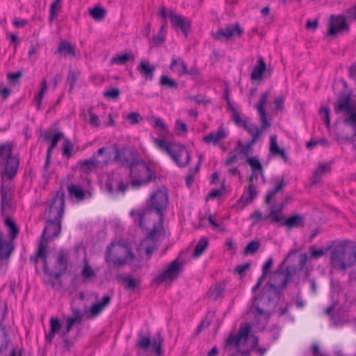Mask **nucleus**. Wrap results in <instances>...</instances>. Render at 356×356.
Listing matches in <instances>:
<instances>
[{"label": "nucleus", "instance_id": "1", "mask_svg": "<svg viewBox=\"0 0 356 356\" xmlns=\"http://www.w3.org/2000/svg\"><path fill=\"white\" fill-rule=\"evenodd\" d=\"M251 326L249 323L241 325L237 334H230L225 340L224 350L229 356H248L249 353L255 349L259 339L250 336Z\"/></svg>", "mask_w": 356, "mask_h": 356}, {"label": "nucleus", "instance_id": "2", "mask_svg": "<svg viewBox=\"0 0 356 356\" xmlns=\"http://www.w3.org/2000/svg\"><path fill=\"white\" fill-rule=\"evenodd\" d=\"M168 205V195L165 188H160L153 192L149 200L147 208L143 211H131L130 214L134 218V222L141 228L145 229L148 225L147 221L152 219V210L159 216L160 225L163 220V211Z\"/></svg>", "mask_w": 356, "mask_h": 356}, {"label": "nucleus", "instance_id": "3", "mask_svg": "<svg viewBox=\"0 0 356 356\" xmlns=\"http://www.w3.org/2000/svg\"><path fill=\"white\" fill-rule=\"evenodd\" d=\"M65 194L58 191L49 209V217L40 241H47L59 236L64 213Z\"/></svg>", "mask_w": 356, "mask_h": 356}, {"label": "nucleus", "instance_id": "4", "mask_svg": "<svg viewBox=\"0 0 356 356\" xmlns=\"http://www.w3.org/2000/svg\"><path fill=\"white\" fill-rule=\"evenodd\" d=\"M330 262L336 270H345L356 263V249L344 241L334 246L331 252Z\"/></svg>", "mask_w": 356, "mask_h": 356}, {"label": "nucleus", "instance_id": "5", "mask_svg": "<svg viewBox=\"0 0 356 356\" xmlns=\"http://www.w3.org/2000/svg\"><path fill=\"white\" fill-rule=\"evenodd\" d=\"M274 298H277V296H274L273 293L264 288L262 295L255 298L253 307L254 308L255 323L258 324L259 329H264L268 321L273 306V299Z\"/></svg>", "mask_w": 356, "mask_h": 356}, {"label": "nucleus", "instance_id": "6", "mask_svg": "<svg viewBox=\"0 0 356 356\" xmlns=\"http://www.w3.org/2000/svg\"><path fill=\"white\" fill-rule=\"evenodd\" d=\"M153 142L158 149L168 154L179 167L184 168L189 163L191 156L184 145L158 138H154Z\"/></svg>", "mask_w": 356, "mask_h": 356}, {"label": "nucleus", "instance_id": "7", "mask_svg": "<svg viewBox=\"0 0 356 356\" xmlns=\"http://www.w3.org/2000/svg\"><path fill=\"white\" fill-rule=\"evenodd\" d=\"M153 175L150 168L141 157L129 168L131 186L134 188L149 183L153 179Z\"/></svg>", "mask_w": 356, "mask_h": 356}, {"label": "nucleus", "instance_id": "8", "mask_svg": "<svg viewBox=\"0 0 356 356\" xmlns=\"http://www.w3.org/2000/svg\"><path fill=\"white\" fill-rule=\"evenodd\" d=\"M127 257L130 259L134 258L128 246L120 244H111L107 247L105 260L111 267H120L126 264Z\"/></svg>", "mask_w": 356, "mask_h": 356}, {"label": "nucleus", "instance_id": "9", "mask_svg": "<svg viewBox=\"0 0 356 356\" xmlns=\"http://www.w3.org/2000/svg\"><path fill=\"white\" fill-rule=\"evenodd\" d=\"M335 113H343L345 118L343 123L350 126L356 136V106L351 103V97L348 95H342L339 97L334 105Z\"/></svg>", "mask_w": 356, "mask_h": 356}, {"label": "nucleus", "instance_id": "10", "mask_svg": "<svg viewBox=\"0 0 356 356\" xmlns=\"http://www.w3.org/2000/svg\"><path fill=\"white\" fill-rule=\"evenodd\" d=\"M12 145L8 143L0 145V165L6 161L3 175L10 179H13L17 174L19 163V158L12 156Z\"/></svg>", "mask_w": 356, "mask_h": 356}, {"label": "nucleus", "instance_id": "11", "mask_svg": "<svg viewBox=\"0 0 356 356\" xmlns=\"http://www.w3.org/2000/svg\"><path fill=\"white\" fill-rule=\"evenodd\" d=\"M115 155L113 160L122 166H127L129 169L140 158L138 152L131 147L126 145H112Z\"/></svg>", "mask_w": 356, "mask_h": 356}, {"label": "nucleus", "instance_id": "12", "mask_svg": "<svg viewBox=\"0 0 356 356\" xmlns=\"http://www.w3.org/2000/svg\"><path fill=\"white\" fill-rule=\"evenodd\" d=\"M289 283L284 271L280 267L270 277L269 281L264 287L266 290L273 293L274 296L279 298Z\"/></svg>", "mask_w": 356, "mask_h": 356}, {"label": "nucleus", "instance_id": "13", "mask_svg": "<svg viewBox=\"0 0 356 356\" xmlns=\"http://www.w3.org/2000/svg\"><path fill=\"white\" fill-rule=\"evenodd\" d=\"M5 225L8 229V235L9 238H6L4 236V234L1 231L2 234V241H5L11 244V250L8 252H6L5 254L1 253L0 254V269L3 267V266L5 264V261L8 260L9 257H10L12 252H13L15 249V245H14V240L17 236L19 234V228L16 225L15 222L9 217H6L4 220Z\"/></svg>", "mask_w": 356, "mask_h": 356}, {"label": "nucleus", "instance_id": "14", "mask_svg": "<svg viewBox=\"0 0 356 356\" xmlns=\"http://www.w3.org/2000/svg\"><path fill=\"white\" fill-rule=\"evenodd\" d=\"M349 25L346 22V17L344 15H331L330 17V27L327 35L330 36H335L343 31H349Z\"/></svg>", "mask_w": 356, "mask_h": 356}, {"label": "nucleus", "instance_id": "15", "mask_svg": "<svg viewBox=\"0 0 356 356\" xmlns=\"http://www.w3.org/2000/svg\"><path fill=\"white\" fill-rule=\"evenodd\" d=\"M183 268V264L177 259L174 260L170 266L161 274L158 275L154 281L161 284L165 281H172L176 279Z\"/></svg>", "mask_w": 356, "mask_h": 356}, {"label": "nucleus", "instance_id": "16", "mask_svg": "<svg viewBox=\"0 0 356 356\" xmlns=\"http://www.w3.org/2000/svg\"><path fill=\"white\" fill-rule=\"evenodd\" d=\"M162 225L158 227L154 226L153 229L149 232L147 238L144 239L140 245L141 248H144L146 254L150 257L151 254L156 250L157 246L156 241L158 238V235L162 231Z\"/></svg>", "mask_w": 356, "mask_h": 356}, {"label": "nucleus", "instance_id": "17", "mask_svg": "<svg viewBox=\"0 0 356 356\" xmlns=\"http://www.w3.org/2000/svg\"><path fill=\"white\" fill-rule=\"evenodd\" d=\"M243 29L240 27L239 23L227 25L225 29H220L216 33H212L216 40H222V38L228 40L233 36L240 37L243 34Z\"/></svg>", "mask_w": 356, "mask_h": 356}, {"label": "nucleus", "instance_id": "18", "mask_svg": "<svg viewBox=\"0 0 356 356\" xmlns=\"http://www.w3.org/2000/svg\"><path fill=\"white\" fill-rule=\"evenodd\" d=\"M163 342V339L160 334H157L152 341L149 338L146 337H142L138 341L137 345L142 349L146 350L151 346L152 350L155 353L156 356H161L163 354L161 346Z\"/></svg>", "mask_w": 356, "mask_h": 356}, {"label": "nucleus", "instance_id": "19", "mask_svg": "<svg viewBox=\"0 0 356 356\" xmlns=\"http://www.w3.org/2000/svg\"><path fill=\"white\" fill-rule=\"evenodd\" d=\"M270 96V92L266 91L263 92L259 98L258 103L257 104V110L259 113L261 129L266 130L270 127V123L268 122L267 118V114L266 112V106L268 102V97Z\"/></svg>", "mask_w": 356, "mask_h": 356}, {"label": "nucleus", "instance_id": "20", "mask_svg": "<svg viewBox=\"0 0 356 356\" xmlns=\"http://www.w3.org/2000/svg\"><path fill=\"white\" fill-rule=\"evenodd\" d=\"M169 18L173 28L179 29L185 36L188 35L191 24L187 18L177 15L172 10H170Z\"/></svg>", "mask_w": 356, "mask_h": 356}, {"label": "nucleus", "instance_id": "21", "mask_svg": "<svg viewBox=\"0 0 356 356\" xmlns=\"http://www.w3.org/2000/svg\"><path fill=\"white\" fill-rule=\"evenodd\" d=\"M307 254L302 253L300 254L298 266L291 265L286 268L284 273L287 277L289 282L298 278L300 273L302 272L307 263Z\"/></svg>", "mask_w": 356, "mask_h": 356}, {"label": "nucleus", "instance_id": "22", "mask_svg": "<svg viewBox=\"0 0 356 356\" xmlns=\"http://www.w3.org/2000/svg\"><path fill=\"white\" fill-rule=\"evenodd\" d=\"M1 210L3 215H7L14 209L13 194L9 191H4L3 186L1 189Z\"/></svg>", "mask_w": 356, "mask_h": 356}, {"label": "nucleus", "instance_id": "23", "mask_svg": "<svg viewBox=\"0 0 356 356\" xmlns=\"http://www.w3.org/2000/svg\"><path fill=\"white\" fill-rule=\"evenodd\" d=\"M67 265L68 254L63 250L59 251L57 254V260L55 265L56 272L54 276L56 279H58L66 272L67 269Z\"/></svg>", "mask_w": 356, "mask_h": 356}, {"label": "nucleus", "instance_id": "24", "mask_svg": "<svg viewBox=\"0 0 356 356\" xmlns=\"http://www.w3.org/2000/svg\"><path fill=\"white\" fill-rule=\"evenodd\" d=\"M227 136V133L221 126L216 132H211L203 138V140L207 144H212L214 146L218 145L222 140Z\"/></svg>", "mask_w": 356, "mask_h": 356}, {"label": "nucleus", "instance_id": "25", "mask_svg": "<svg viewBox=\"0 0 356 356\" xmlns=\"http://www.w3.org/2000/svg\"><path fill=\"white\" fill-rule=\"evenodd\" d=\"M265 72H268L270 74L272 72V70L270 68L267 69L264 59L262 57H259L258 59V64L252 69L250 78L253 81L261 80L262 76Z\"/></svg>", "mask_w": 356, "mask_h": 356}, {"label": "nucleus", "instance_id": "26", "mask_svg": "<svg viewBox=\"0 0 356 356\" xmlns=\"http://www.w3.org/2000/svg\"><path fill=\"white\" fill-rule=\"evenodd\" d=\"M47 241H40L38 244V250L35 255L31 256L30 261L36 264L38 259L43 261L44 270L46 271L48 268L47 261Z\"/></svg>", "mask_w": 356, "mask_h": 356}, {"label": "nucleus", "instance_id": "27", "mask_svg": "<svg viewBox=\"0 0 356 356\" xmlns=\"http://www.w3.org/2000/svg\"><path fill=\"white\" fill-rule=\"evenodd\" d=\"M170 69L179 76H183L188 72L186 63L179 57L172 59Z\"/></svg>", "mask_w": 356, "mask_h": 356}, {"label": "nucleus", "instance_id": "28", "mask_svg": "<svg viewBox=\"0 0 356 356\" xmlns=\"http://www.w3.org/2000/svg\"><path fill=\"white\" fill-rule=\"evenodd\" d=\"M116 279L118 282L124 284V287L127 290L134 291L140 284V280L139 278L134 279L131 275L119 274L116 276Z\"/></svg>", "mask_w": 356, "mask_h": 356}, {"label": "nucleus", "instance_id": "29", "mask_svg": "<svg viewBox=\"0 0 356 356\" xmlns=\"http://www.w3.org/2000/svg\"><path fill=\"white\" fill-rule=\"evenodd\" d=\"M152 120L154 122L152 126L158 130V135L160 137L159 139L165 140L168 138L170 136V131L165 122L157 117H152Z\"/></svg>", "mask_w": 356, "mask_h": 356}, {"label": "nucleus", "instance_id": "30", "mask_svg": "<svg viewBox=\"0 0 356 356\" xmlns=\"http://www.w3.org/2000/svg\"><path fill=\"white\" fill-rule=\"evenodd\" d=\"M269 151L274 156H280L284 162L287 163L289 161V157L285 150L279 147L277 136L275 135H273L270 137Z\"/></svg>", "mask_w": 356, "mask_h": 356}, {"label": "nucleus", "instance_id": "31", "mask_svg": "<svg viewBox=\"0 0 356 356\" xmlns=\"http://www.w3.org/2000/svg\"><path fill=\"white\" fill-rule=\"evenodd\" d=\"M79 164L81 170L84 172L88 173L99 168L101 164V161L96 159L95 156H92L89 159L80 161Z\"/></svg>", "mask_w": 356, "mask_h": 356}, {"label": "nucleus", "instance_id": "32", "mask_svg": "<svg viewBox=\"0 0 356 356\" xmlns=\"http://www.w3.org/2000/svg\"><path fill=\"white\" fill-rule=\"evenodd\" d=\"M111 301V296L109 295H105L103 297V300L101 302L95 303L91 306L90 314L92 317L99 315L103 309L108 306Z\"/></svg>", "mask_w": 356, "mask_h": 356}, {"label": "nucleus", "instance_id": "33", "mask_svg": "<svg viewBox=\"0 0 356 356\" xmlns=\"http://www.w3.org/2000/svg\"><path fill=\"white\" fill-rule=\"evenodd\" d=\"M137 70L147 79L151 80L153 78V73L155 71V67L150 65L148 61L142 60L140 65L137 67Z\"/></svg>", "mask_w": 356, "mask_h": 356}, {"label": "nucleus", "instance_id": "34", "mask_svg": "<svg viewBox=\"0 0 356 356\" xmlns=\"http://www.w3.org/2000/svg\"><path fill=\"white\" fill-rule=\"evenodd\" d=\"M64 137V135L61 132L54 133V134H50L48 133H45L44 135V139L47 141H51L50 147L47 150L48 156L51 154L53 149L56 147L58 142Z\"/></svg>", "mask_w": 356, "mask_h": 356}, {"label": "nucleus", "instance_id": "35", "mask_svg": "<svg viewBox=\"0 0 356 356\" xmlns=\"http://www.w3.org/2000/svg\"><path fill=\"white\" fill-rule=\"evenodd\" d=\"M257 194L256 186L254 184H250L248 188L243 193L239 201L247 204L253 201L256 197Z\"/></svg>", "mask_w": 356, "mask_h": 356}, {"label": "nucleus", "instance_id": "36", "mask_svg": "<svg viewBox=\"0 0 356 356\" xmlns=\"http://www.w3.org/2000/svg\"><path fill=\"white\" fill-rule=\"evenodd\" d=\"M282 225H285L289 228L298 227L304 225V218L300 214H296L293 216L282 223Z\"/></svg>", "mask_w": 356, "mask_h": 356}, {"label": "nucleus", "instance_id": "37", "mask_svg": "<svg viewBox=\"0 0 356 356\" xmlns=\"http://www.w3.org/2000/svg\"><path fill=\"white\" fill-rule=\"evenodd\" d=\"M58 52L63 54L64 56L70 55L72 57L75 56V46L70 42L63 40L60 42Z\"/></svg>", "mask_w": 356, "mask_h": 356}, {"label": "nucleus", "instance_id": "38", "mask_svg": "<svg viewBox=\"0 0 356 356\" xmlns=\"http://www.w3.org/2000/svg\"><path fill=\"white\" fill-rule=\"evenodd\" d=\"M284 206V204H282L278 209H272L268 215L264 217V220H270L271 222H280L282 224L284 219L280 216V213Z\"/></svg>", "mask_w": 356, "mask_h": 356}, {"label": "nucleus", "instance_id": "39", "mask_svg": "<svg viewBox=\"0 0 356 356\" xmlns=\"http://www.w3.org/2000/svg\"><path fill=\"white\" fill-rule=\"evenodd\" d=\"M67 191L70 196L74 197L79 200H83L85 198V192L79 185H69L67 186Z\"/></svg>", "mask_w": 356, "mask_h": 356}, {"label": "nucleus", "instance_id": "40", "mask_svg": "<svg viewBox=\"0 0 356 356\" xmlns=\"http://www.w3.org/2000/svg\"><path fill=\"white\" fill-rule=\"evenodd\" d=\"M128 61H134V56L129 53H126L123 54H117L114 56L111 60V64H120L124 65Z\"/></svg>", "mask_w": 356, "mask_h": 356}, {"label": "nucleus", "instance_id": "41", "mask_svg": "<svg viewBox=\"0 0 356 356\" xmlns=\"http://www.w3.org/2000/svg\"><path fill=\"white\" fill-rule=\"evenodd\" d=\"M167 27L168 23L163 22L158 34L152 38V40L155 44L159 45L165 42L167 34Z\"/></svg>", "mask_w": 356, "mask_h": 356}, {"label": "nucleus", "instance_id": "42", "mask_svg": "<svg viewBox=\"0 0 356 356\" xmlns=\"http://www.w3.org/2000/svg\"><path fill=\"white\" fill-rule=\"evenodd\" d=\"M330 166L325 163H321L318 168L315 170L313 175V179L312 183L316 184L319 181L321 175H324L327 172L330 171Z\"/></svg>", "mask_w": 356, "mask_h": 356}, {"label": "nucleus", "instance_id": "43", "mask_svg": "<svg viewBox=\"0 0 356 356\" xmlns=\"http://www.w3.org/2000/svg\"><path fill=\"white\" fill-rule=\"evenodd\" d=\"M284 186L285 183L284 181V179L282 178V180L275 186L274 188L272 191L268 192L266 196L265 202L267 204H270L272 199L275 196L276 193L280 190H282Z\"/></svg>", "mask_w": 356, "mask_h": 356}, {"label": "nucleus", "instance_id": "44", "mask_svg": "<svg viewBox=\"0 0 356 356\" xmlns=\"http://www.w3.org/2000/svg\"><path fill=\"white\" fill-rule=\"evenodd\" d=\"M209 245V241L207 238L203 237L202 238L199 242L197 243V245L195 248L194 252H193V257H199L200 255L202 254V253L204 252V250L207 249Z\"/></svg>", "mask_w": 356, "mask_h": 356}, {"label": "nucleus", "instance_id": "45", "mask_svg": "<svg viewBox=\"0 0 356 356\" xmlns=\"http://www.w3.org/2000/svg\"><path fill=\"white\" fill-rule=\"evenodd\" d=\"M85 265L81 270V275L84 281H88L92 278L96 277V273L92 268L89 266L86 259L84 260Z\"/></svg>", "mask_w": 356, "mask_h": 356}, {"label": "nucleus", "instance_id": "46", "mask_svg": "<svg viewBox=\"0 0 356 356\" xmlns=\"http://www.w3.org/2000/svg\"><path fill=\"white\" fill-rule=\"evenodd\" d=\"M106 10L100 6H95L89 10V14L95 21L102 20L106 15Z\"/></svg>", "mask_w": 356, "mask_h": 356}, {"label": "nucleus", "instance_id": "47", "mask_svg": "<svg viewBox=\"0 0 356 356\" xmlns=\"http://www.w3.org/2000/svg\"><path fill=\"white\" fill-rule=\"evenodd\" d=\"M247 162L250 165L252 171H258L261 175H263V167L257 157H249L247 159Z\"/></svg>", "mask_w": 356, "mask_h": 356}, {"label": "nucleus", "instance_id": "48", "mask_svg": "<svg viewBox=\"0 0 356 356\" xmlns=\"http://www.w3.org/2000/svg\"><path fill=\"white\" fill-rule=\"evenodd\" d=\"M243 127L252 136V137H260L262 134V131H264L262 129L260 130L257 125L248 124V122L244 124Z\"/></svg>", "mask_w": 356, "mask_h": 356}, {"label": "nucleus", "instance_id": "49", "mask_svg": "<svg viewBox=\"0 0 356 356\" xmlns=\"http://www.w3.org/2000/svg\"><path fill=\"white\" fill-rule=\"evenodd\" d=\"M41 86H42V88H41L40 92L38 95H36L34 97V100L35 102H37V109L38 110H40L41 108L42 102V99L44 97V92L47 90V81L45 79H44L42 81Z\"/></svg>", "mask_w": 356, "mask_h": 356}, {"label": "nucleus", "instance_id": "50", "mask_svg": "<svg viewBox=\"0 0 356 356\" xmlns=\"http://www.w3.org/2000/svg\"><path fill=\"white\" fill-rule=\"evenodd\" d=\"M261 245L260 241L258 240H254L250 241L244 249V254H254L259 249Z\"/></svg>", "mask_w": 356, "mask_h": 356}, {"label": "nucleus", "instance_id": "51", "mask_svg": "<svg viewBox=\"0 0 356 356\" xmlns=\"http://www.w3.org/2000/svg\"><path fill=\"white\" fill-rule=\"evenodd\" d=\"M160 85L161 86L176 89L178 88L177 83L166 75H162L160 79Z\"/></svg>", "mask_w": 356, "mask_h": 356}, {"label": "nucleus", "instance_id": "52", "mask_svg": "<svg viewBox=\"0 0 356 356\" xmlns=\"http://www.w3.org/2000/svg\"><path fill=\"white\" fill-rule=\"evenodd\" d=\"M229 109L232 112V119L234 121L235 124L239 127H243L244 124L247 122L241 118L240 113L234 106H230Z\"/></svg>", "mask_w": 356, "mask_h": 356}, {"label": "nucleus", "instance_id": "53", "mask_svg": "<svg viewBox=\"0 0 356 356\" xmlns=\"http://www.w3.org/2000/svg\"><path fill=\"white\" fill-rule=\"evenodd\" d=\"M80 75V72L79 71H73L70 70L68 73L67 77V82L70 84V92H71L76 83L79 76Z\"/></svg>", "mask_w": 356, "mask_h": 356}, {"label": "nucleus", "instance_id": "54", "mask_svg": "<svg viewBox=\"0 0 356 356\" xmlns=\"http://www.w3.org/2000/svg\"><path fill=\"white\" fill-rule=\"evenodd\" d=\"M63 154L65 156L70 157L73 148V145L68 138H65L63 145Z\"/></svg>", "mask_w": 356, "mask_h": 356}, {"label": "nucleus", "instance_id": "55", "mask_svg": "<svg viewBox=\"0 0 356 356\" xmlns=\"http://www.w3.org/2000/svg\"><path fill=\"white\" fill-rule=\"evenodd\" d=\"M61 8V3L59 2L54 1L50 7V18L49 20L52 21L54 18L57 15Z\"/></svg>", "mask_w": 356, "mask_h": 356}, {"label": "nucleus", "instance_id": "56", "mask_svg": "<svg viewBox=\"0 0 356 356\" xmlns=\"http://www.w3.org/2000/svg\"><path fill=\"white\" fill-rule=\"evenodd\" d=\"M120 90L118 88H112L104 92V96L112 99H117L120 96Z\"/></svg>", "mask_w": 356, "mask_h": 356}, {"label": "nucleus", "instance_id": "57", "mask_svg": "<svg viewBox=\"0 0 356 356\" xmlns=\"http://www.w3.org/2000/svg\"><path fill=\"white\" fill-rule=\"evenodd\" d=\"M319 113L322 115L324 122L327 124V127H330V109L328 108V107L325 106V107L321 108Z\"/></svg>", "mask_w": 356, "mask_h": 356}, {"label": "nucleus", "instance_id": "58", "mask_svg": "<svg viewBox=\"0 0 356 356\" xmlns=\"http://www.w3.org/2000/svg\"><path fill=\"white\" fill-rule=\"evenodd\" d=\"M126 118L130 120L131 124H138L140 120H142L143 118L140 117L138 113L133 112L127 115Z\"/></svg>", "mask_w": 356, "mask_h": 356}, {"label": "nucleus", "instance_id": "59", "mask_svg": "<svg viewBox=\"0 0 356 356\" xmlns=\"http://www.w3.org/2000/svg\"><path fill=\"white\" fill-rule=\"evenodd\" d=\"M50 327L52 332L58 333L61 327L60 321L56 318H51L50 320Z\"/></svg>", "mask_w": 356, "mask_h": 356}, {"label": "nucleus", "instance_id": "60", "mask_svg": "<svg viewBox=\"0 0 356 356\" xmlns=\"http://www.w3.org/2000/svg\"><path fill=\"white\" fill-rule=\"evenodd\" d=\"M208 220L214 229H218L221 232L226 231L225 227L222 225L218 223L215 221L214 218L213 217V216L211 214H209L208 216Z\"/></svg>", "mask_w": 356, "mask_h": 356}, {"label": "nucleus", "instance_id": "61", "mask_svg": "<svg viewBox=\"0 0 356 356\" xmlns=\"http://www.w3.org/2000/svg\"><path fill=\"white\" fill-rule=\"evenodd\" d=\"M250 263H245L242 265L237 266L236 267L235 271L241 276H243L245 271L250 269Z\"/></svg>", "mask_w": 356, "mask_h": 356}, {"label": "nucleus", "instance_id": "62", "mask_svg": "<svg viewBox=\"0 0 356 356\" xmlns=\"http://www.w3.org/2000/svg\"><path fill=\"white\" fill-rule=\"evenodd\" d=\"M88 113L90 115V123L92 126L98 127L99 126V120L97 115L92 112V109H89Z\"/></svg>", "mask_w": 356, "mask_h": 356}, {"label": "nucleus", "instance_id": "63", "mask_svg": "<svg viewBox=\"0 0 356 356\" xmlns=\"http://www.w3.org/2000/svg\"><path fill=\"white\" fill-rule=\"evenodd\" d=\"M175 129L180 133L186 134L188 131L187 125L180 120L176 121Z\"/></svg>", "mask_w": 356, "mask_h": 356}, {"label": "nucleus", "instance_id": "64", "mask_svg": "<svg viewBox=\"0 0 356 356\" xmlns=\"http://www.w3.org/2000/svg\"><path fill=\"white\" fill-rule=\"evenodd\" d=\"M224 187L220 189H213L209 192L207 199H214L221 196L223 194Z\"/></svg>", "mask_w": 356, "mask_h": 356}]
</instances>
